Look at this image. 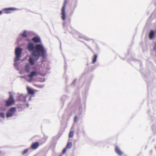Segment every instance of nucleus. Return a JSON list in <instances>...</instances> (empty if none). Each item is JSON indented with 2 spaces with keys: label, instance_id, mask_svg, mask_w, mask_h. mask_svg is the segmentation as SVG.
Returning <instances> with one entry per match:
<instances>
[{
  "label": "nucleus",
  "instance_id": "1",
  "mask_svg": "<svg viewBox=\"0 0 156 156\" xmlns=\"http://www.w3.org/2000/svg\"><path fill=\"white\" fill-rule=\"evenodd\" d=\"M35 50L33 51L31 54L32 58H29V62L31 65L34 64V60L37 61L40 56V52L41 53V56L43 58H45L46 55V51L44 49L42 45L40 44H37L35 46Z\"/></svg>",
  "mask_w": 156,
  "mask_h": 156
},
{
  "label": "nucleus",
  "instance_id": "2",
  "mask_svg": "<svg viewBox=\"0 0 156 156\" xmlns=\"http://www.w3.org/2000/svg\"><path fill=\"white\" fill-rule=\"evenodd\" d=\"M22 49L19 48H16L15 49V54L16 56L15 61L20 60L22 52Z\"/></svg>",
  "mask_w": 156,
  "mask_h": 156
},
{
  "label": "nucleus",
  "instance_id": "3",
  "mask_svg": "<svg viewBox=\"0 0 156 156\" xmlns=\"http://www.w3.org/2000/svg\"><path fill=\"white\" fill-rule=\"evenodd\" d=\"M5 106L8 107L14 103L15 102L13 95H10L8 100L5 101Z\"/></svg>",
  "mask_w": 156,
  "mask_h": 156
},
{
  "label": "nucleus",
  "instance_id": "4",
  "mask_svg": "<svg viewBox=\"0 0 156 156\" xmlns=\"http://www.w3.org/2000/svg\"><path fill=\"white\" fill-rule=\"evenodd\" d=\"M68 2L67 0H65L64 2L63 5L62 6V18L63 20H64L66 18V14L65 12V8Z\"/></svg>",
  "mask_w": 156,
  "mask_h": 156
},
{
  "label": "nucleus",
  "instance_id": "5",
  "mask_svg": "<svg viewBox=\"0 0 156 156\" xmlns=\"http://www.w3.org/2000/svg\"><path fill=\"white\" fill-rule=\"evenodd\" d=\"M68 2L67 0H65L64 2L63 5L62 6V18L63 20H64L66 18V14L65 12V8Z\"/></svg>",
  "mask_w": 156,
  "mask_h": 156
},
{
  "label": "nucleus",
  "instance_id": "6",
  "mask_svg": "<svg viewBox=\"0 0 156 156\" xmlns=\"http://www.w3.org/2000/svg\"><path fill=\"white\" fill-rule=\"evenodd\" d=\"M16 111V108L15 107L11 108L9 110L8 112L6 114V117L8 118L11 117Z\"/></svg>",
  "mask_w": 156,
  "mask_h": 156
},
{
  "label": "nucleus",
  "instance_id": "7",
  "mask_svg": "<svg viewBox=\"0 0 156 156\" xmlns=\"http://www.w3.org/2000/svg\"><path fill=\"white\" fill-rule=\"evenodd\" d=\"M27 49L30 51H34V49H35V47L34 44L32 43H29L27 45Z\"/></svg>",
  "mask_w": 156,
  "mask_h": 156
},
{
  "label": "nucleus",
  "instance_id": "8",
  "mask_svg": "<svg viewBox=\"0 0 156 156\" xmlns=\"http://www.w3.org/2000/svg\"><path fill=\"white\" fill-rule=\"evenodd\" d=\"M17 9L15 8H9L4 9H3L5 13L6 14H9L12 11L16 10Z\"/></svg>",
  "mask_w": 156,
  "mask_h": 156
},
{
  "label": "nucleus",
  "instance_id": "9",
  "mask_svg": "<svg viewBox=\"0 0 156 156\" xmlns=\"http://www.w3.org/2000/svg\"><path fill=\"white\" fill-rule=\"evenodd\" d=\"M40 145L39 143L38 142H35L33 143L30 146V148L33 150L37 149Z\"/></svg>",
  "mask_w": 156,
  "mask_h": 156
},
{
  "label": "nucleus",
  "instance_id": "10",
  "mask_svg": "<svg viewBox=\"0 0 156 156\" xmlns=\"http://www.w3.org/2000/svg\"><path fill=\"white\" fill-rule=\"evenodd\" d=\"M115 151L116 153L120 156H122L123 154V153L120 150L118 146L115 147Z\"/></svg>",
  "mask_w": 156,
  "mask_h": 156
},
{
  "label": "nucleus",
  "instance_id": "11",
  "mask_svg": "<svg viewBox=\"0 0 156 156\" xmlns=\"http://www.w3.org/2000/svg\"><path fill=\"white\" fill-rule=\"evenodd\" d=\"M32 40L36 43H40L41 42L40 38L38 37H34L32 39Z\"/></svg>",
  "mask_w": 156,
  "mask_h": 156
},
{
  "label": "nucleus",
  "instance_id": "12",
  "mask_svg": "<svg viewBox=\"0 0 156 156\" xmlns=\"http://www.w3.org/2000/svg\"><path fill=\"white\" fill-rule=\"evenodd\" d=\"M154 35V31L152 30H151L149 34V39L151 40L153 38Z\"/></svg>",
  "mask_w": 156,
  "mask_h": 156
},
{
  "label": "nucleus",
  "instance_id": "13",
  "mask_svg": "<svg viewBox=\"0 0 156 156\" xmlns=\"http://www.w3.org/2000/svg\"><path fill=\"white\" fill-rule=\"evenodd\" d=\"M25 69L27 73L29 72L30 69V65L28 64H26L25 66Z\"/></svg>",
  "mask_w": 156,
  "mask_h": 156
},
{
  "label": "nucleus",
  "instance_id": "14",
  "mask_svg": "<svg viewBox=\"0 0 156 156\" xmlns=\"http://www.w3.org/2000/svg\"><path fill=\"white\" fill-rule=\"evenodd\" d=\"M36 72L35 71H32L31 72L30 74L28 75V76L31 79H32L33 77L36 75Z\"/></svg>",
  "mask_w": 156,
  "mask_h": 156
},
{
  "label": "nucleus",
  "instance_id": "15",
  "mask_svg": "<svg viewBox=\"0 0 156 156\" xmlns=\"http://www.w3.org/2000/svg\"><path fill=\"white\" fill-rule=\"evenodd\" d=\"M27 90L28 93L30 94L33 95L34 94V90L30 88H27Z\"/></svg>",
  "mask_w": 156,
  "mask_h": 156
},
{
  "label": "nucleus",
  "instance_id": "16",
  "mask_svg": "<svg viewBox=\"0 0 156 156\" xmlns=\"http://www.w3.org/2000/svg\"><path fill=\"white\" fill-rule=\"evenodd\" d=\"M72 145V144L71 142H68L67 144L66 148L68 149H70L71 148Z\"/></svg>",
  "mask_w": 156,
  "mask_h": 156
},
{
  "label": "nucleus",
  "instance_id": "17",
  "mask_svg": "<svg viewBox=\"0 0 156 156\" xmlns=\"http://www.w3.org/2000/svg\"><path fill=\"white\" fill-rule=\"evenodd\" d=\"M74 131H70L69 134V137L72 138L73 137L74 135Z\"/></svg>",
  "mask_w": 156,
  "mask_h": 156
},
{
  "label": "nucleus",
  "instance_id": "18",
  "mask_svg": "<svg viewBox=\"0 0 156 156\" xmlns=\"http://www.w3.org/2000/svg\"><path fill=\"white\" fill-rule=\"evenodd\" d=\"M21 35L23 37H26L27 36V34L26 30H24L23 33L21 34Z\"/></svg>",
  "mask_w": 156,
  "mask_h": 156
},
{
  "label": "nucleus",
  "instance_id": "19",
  "mask_svg": "<svg viewBox=\"0 0 156 156\" xmlns=\"http://www.w3.org/2000/svg\"><path fill=\"white\" fill-rule=\"evenodd\" d=\"M97 58V55L96 54H95L94 55V58L92 61L93 63H95L96 62Z\"/></svg>",
  "mask_w": 156,
  "mask_h": 156
},
{
  "label": "nucleus",
  "instance_id": "20",
  "mask_svg": "<svg viewBox=\"0 0 156 156\" xmlns=\"http://www.w3.org/2000/svg\"><path fill=\"white\" fill-rule=\"evenodd\" d=\"M28 151V149H26L24 150L22 152V154L24 155L27 153Z\"/></svg>",
  "mask_w": 156,
  "mask_h": 156
},
{
  "label": "nucleus",
  "instance_id": "21",
  "mask_svg": "<svg viewBox=\"0 0 156 156\" xmlns=\"http://www.w3.org/2000/svg\"><path fill=\"white\" fill-rule=\"evenodd\" d=\"M0 117L4 118L5 117V114L3 113H0Z\"/></svg>",
  "mask_w": 156,
  "mask_h": 156
},
{
  "label": "nucleus",
  "instance_id": "22",
  "mask_svg": "<svg viewBox=\"0 0 156 156\" xmlns=\"http://www.w3.org/2000/svg\"><path fill=\"white\" fill-rule=\"evenodd\" d=\"M66 148H67L66 147L63 149L62 152V154H64L66 152Z\"/></svg>",
  "mask_w": 156,
  "mask_h": 156
},
{
  "label": "nucleus",
  "instance_id": "23",
  "mask_svg": "<svg viewBox=\"0 0 156 156\" xmlns=\"http://www.w3.org/2000/svg\"><path fill=\"white\" fill-rule=\"evenodd\" d=\"M77 119V116H75L74 118V121H76Z\"/></svg>",
  "mask_w": 156,
  "mask_h": 156
},
{
  "label": "nucleus",
  "instance_id": "24",
  "mask_svg": "<svg viewBox=\"0 0 156 156\" xmlns=\"http://www.w3.org/2000/svg\"><path fill=\"white\" fill-rule=\"evenodd\" d=\"M2 13V11H0V15Z\"/></svg>",
  "mask_w": 156,
  "mask_h": 156
},
{
  "label": "nucleus",
  "instance_id": "25",
  "mask_svg": "<svg viewBox=\"0 0 156 156\" xmlns=\"http://www.w3.org/2000/svg\"><path fill=\"white\" fill-rule=\"evenodd\" d=\"M23 98H26V97H23Z\"/></svg>",
  "mask_w": 156,
  "mask_h": 156
},
{
  "label": "nucleus",
  "instance_id": "26",
  "mask_svg": "<svg viewBox=\"0 0 156 156\" xmlns=\"http://www.w3.org/2000/svg\"><path fill=\"white\" fill-rule=\"evenodd\" d=\"M59 156H62V155H59Z\"/></svg>",
  "mask_w": 156,
  "mask_h": 156
}]
</instances>
